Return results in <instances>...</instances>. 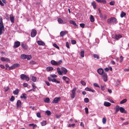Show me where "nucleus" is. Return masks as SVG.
Here are the masks:
<instances>
[{"instance_id":"nucleus-1","label":"nucleus","mask_w":129,"mask_h":129,"mask_svg":"<svg viewBox=\"0 0 129 129\" xmlns=\"http://www.w3.org/2000/svg\"><path fill=\"white\" fill-rule=\"evenodd\" d=\"M57 70L58 74L60 75H62L63 73L64 74H66L68 72L67 69L63 67H61V69L59 67H58Z\"/></svg>"},{"instance_id":"nucleus-2","label":"nucleus","mask_w":129,"mask_h":129,"mask_svg":"<svg viewBox=\"0 0 129 129\" xmlns=\"http://www.w3.org/2000/svg\"><path fill=\"white\" fill-rule=\"evenodd\" d=\"M107 23L109 24H111L114 23L116 24L117 22L116 19L114 17H111L107 20Z\"/></svg>"},{"instance_id":"nucleus-3","label":"nucleus","mask_w":129,"mask_h":129,"mask_svg":"<svg viewBox=\"0 0 129 129\" xmlns=\"http://www.w3.org/2000/svg\"><path fill=\"white\" fill-rule=\"evenodd\" d=\"M62 61L60 60L58 62H57L54 60H52L50 61L51 64L53 65L54 66H58L60 64L62 63Z\"/></svg>"},{"instance_id":"nucleus-4","label":"nucleus","mask_w":129,"mask_h":129,"mask_svg":"<svg viewBox=\"0 0 129 129\" xmlns=\"http://www.w3.org/2000/svg\"><path fill=\"white\" fill-rule=\"evenodd\" d=\"M76 89V88L75 87L71 90V93L70 94V96L72 99L74 98L76 94L75 92Z\"/></svg>"},{"instance_id":"nucleus-5","label":"nucleus","mask_w":129,"mask_h":129,"mask_svg":"<svg viewBox=\"0 0 129 129\" xmlns=\"http://www.w3.org/2000/svg\"><path fill=\"white\" fill-rule=\"evenodd\" d=\"M20 78L23 80H26L28 81L29 80V78L28 76L24 74H22L20 75Z\"/></svg>"},{"instance_id":"nucleus-6","label":"nucleus","mask_w":129,"mask_h":129,"mask_svg":"<svg viewBox=\"0 0 129 129\" xmlns=\"http://www.w3.org/2000/svg\"><path fill=\"white\" fill-rule=\"evenodd\" d=\"M61 99V98L60 97H55L52 101V103H55V104L57 103L58 102L60 101Z\"/></svg>"},{"instance_id":"nucleus-7","label":"nucleus","mask_w":129,"mask_h":129,"mask_svg":"<svg viewBox=\"0 0 129 129\" xmlns=\"http://www.w3.org/2000/svg\"><path fill=\"white\" fill-rule=\"evenodd\" d=\"M37 34V31L35 29H33L31 33V37L34 38L35 37Z\"/></svg>"},{"instance_id":"nucleus-8","label":"nucleus","mask_w":129,"mask_h":129,"mask_svg":"<svg viewBox=\"0 0 129 129\" xmlns=\"http://www.w3.org/2000/svg\"><path fill=\"white\" fill-rule=\"evenodd\" d=\"M5 30V29L3 24H0V35L2 34L3 31Z\"/></svg>"},{"instance_id":"nucleus-9","label":"nucleus","mask_w":129,"mask_h":129,"mask_svg":"<svg viewBox=\"0 0 129 129\" xmlns=\"http://www.w3.org/2000/svg\"><path fill=\"white\" fill-rule=\"evenodd\" d=\"M120 107L118 105H116L114 108V110H115V113L114 114H115L117 113L120 110Z\"/></svg>"},{"instance_id":"nucleus-10","label":"nucleus","mask_w":129,"mask_h":129,"mask_svg":"<svg viewBox=\"0 0 129 129\" xmlns=\"http://www.w3.org/2000/svg\"><path fill=\"white\" fill-rule=\"evenodd\" d=\"M20 45V43L18 41L15 42L14 45V47L16 48L19 47Z\"/></svg>"},{"instance_id":"nucleus-11","label":"nucleus","mask_w":129,"mask_h":129,"mask_svg":"<svg viewBox=\"0 0 129 129\" xmlns=\"http://www.w3.org/2000/svg\"><path fill=\"white\" fill-rule=\"evenodd\" d=\"M21 46L25 50H26L28 49V46L25 43H21Z\"/></svg>"},{"instance_id":"nucleus-12","label":"nucleus","mask_w":129,"mask_h":129,"mask_svg":"<svg viewBox=\"0 0 129 129\" xmlns=\"http://www.w3.org/2000/svg\"><path fill=\"white\" fill-rule=\"evenodd\" d=\"M62 78L63 80L66 81V83L67 84H69V81L70 80V79L69 78L65 76H63Z\"/></svg>"},{"instance_id":"nucleus-13","label":"nucleus","mask_w":129,"mask_h":129,"mask_svg":"<svg viewBox=\"0 0 129 129\" xmlns=\"http://www.w3.org/2000/svg\"><path fill=\"white\" fill-rule=\"evenodd\" d=\"M120 111L122 113L126 114L127 113V111L125 110V109L122 107H120Z\"/></svg>"},{"instance_id":"nucleus-14","label":"nucleus","mask_w":129,"mask_h":129,"mask_svg":"<svg viewBox=\"0 0 129 129\" xmlns=\"http://www.w3.org/2000/svg\"><path fill=\"white\" fill-rule=\"evenodd\" d=\"M69 22L70 24L73 25L75 27V28H78V25L76 24L75 21L71 20Z\"/></svg>"},{"instance_id":"nucleus-15","label":"nucleus","mask_w":129,"mask_h":129,"mask_svg":"<svg viewBox=\"0 0 129 129\" xmlns=\"http://www.w3.org/2000/svg\"><path fill=\"white\" fill-rule=\"evenodd\" d=\"M97 72L99 74L102 75L103 74L104 72V70L102 68H100L98 69Z\"/></svg>"},{"instance_id":"nucleus-16","label":"nucleus","mask_w":129,"mask_h":129,"mask_svg":"<svg viewBox=\"0 0 129 129\" xmlns=\"http://www.w3.org/2000/svg\"><path fill=\"white\" fill-rule=\"evenodd\" d=\"M68 33V31H62L60 33L61 37H63L64 35Z\"/></svg>"},{"instance_id":"nucleus-17","label":"nucleus","mask_w":129,"mask_h":129,"mask_svg":"<svg viewBox=\"0 0 129 129\" xmlns=\"http://www.w3.org/2000/svg\"><path fill=\"white\" fill-rule=\"evenodd\" d=\"M17 106L18 108L21 107V102L19 100H18L17 102Z\"/></svg>"},{"instance_id":"nucleus-18","label":"nucleus","mask_w":129,"mask_h":129,"mask_svg":"<svg viewBox=\"0 0 129 129\" xmlns=\"http://www.w3.org/2000/svg\"><path fill=\"white\" fill-rule=\"evenodd\" d=\"M37 43L39 45L44 46L45 45V43L41 41H38Z\"/></svg>"},{"instance_id":"nucleus-19","label":"nucleus","mask_w":129,"mask_h":129,"mask_svg":"<svg viewBox=\"0 0 129 129\" xmlns=\"http://www.w3.org/2000/svg\"><path fill=\"white\" fill-rule=\"evenodd\" d=\"M1 60L3 61L9 62L10 60L8 58H5L3 57H2L1 59Z\"/></svg>"},{"instance_id":"nucleus-20","label":"nucleus","mask_w":129,"mask_h":129,"mask_svg":"<svg viewBox=\"0 0 129 129\" xmlns=\"http://www.w3.org/2000/svg\"><path fill=\"white\" fill-rule=\"evenodd\" d=\"M98 3H102L103 4H105L106 3V0H95Z\"/></svg>"},{"instance_id":"nucleus-21","label":"nucleus","mask_w":129,"mask_h":129,"mask_svg":"<svg viewBox=\"0 0 129 129\" xmlns=\"http://www.w3.org/2000/svg\"><path fill=\"white\" fill-rule=\"evenodd\" d=\"M22 96H21L20 98L21 99L23 98L24 100H26L27 98L26 94L25 93H23L22 94Z\"/></svg>"},{"instance_id":"nucleus-22","label":"nucleus","mask_w":129,"mask_h":129,"mask_svg":"<svg viewBox=\"0 0 129 129\" xmlns=\"http://www.w3.org/2000/svg\"><path fill=\"white\" fill-rule=\"evenodd\" d=\"M85 89L86 91H91L93 93H94L95 92V90H94L91 89V88H89L88 87H86L85 88Z\"/></svg>"},{"instance_id":"nucleus-23","label":"nucleus","mask_w":129,"mask_h":129,"mask_svg":"<svg viewBox=\"0 0 129 129\" xmlns=\"http://www.w3.org/2000/svg\"><path fill=\"white\" fill-rule=\"evenodd\" d=\"M115 39L117 40H118L119 38L122 37V36L119 34H116L115 36Z\"/></svg>"},{"instance_id":"nucleus-24","label":"nucleus","mask_w":129,"mask_h":129,"mask_svg":"<svg viewBox=\"0 0 129 129\" xmlns=\"http://www.w3.org/2000/svg\"><path fill=\"white\" fill-rule=\"evenodd\" d=\"M111 105V104L108 102H105L104 103V105L106 107H109Z\"/></svg>"},{"instance_id":"nucleus-25","label":"nucleus","mask_w":129,"mask_h":129,"mask_svg":"<svg viewBox=\"0 0 129 129\" xmlns=\"http://www.w3.org/2000/svg\"><path fill=\"white\" fill-rule=\"evenodd\" d=\"M53 68L51 67H48L46 69V70L47 71L49 72L53 70Z\"/></svg>"},{"instance_id":"nucleus-26","label":"nucleus","mask_w":129,"mask_h":129,"mask_svg":"<svg viewBox=\"0 0 129 129\" xmlns=\"http://www.w3.org/2000/svg\"><path fill=\"white\" fill-rule=\"evenodd\" d=\"M91 4L93 6L94 9H95L96 8V5L95 2L94 1H93V2L91 3Z\"/></svg>"},{"instance_id":"nucleus-27","label":"nucleus","mask_w":129,"mask_h":129,"mask_svg":"<svg viewBox=\"0 0 129 129\" xmlns=\"http://www.w3.org/2000/svg\"><path fill=\"white\" fill-rule=\"evenodd\" d=\"M13 67L14 68V69L16 68H18L20 66V65L19 63H15L13 65Z\"/></svg>"},{"instance_id":"nucleus-28","label":"nucleus","mask_w":129,"mask_h":129,"mask_svg":"<svg viewBox=\"0 0 129 129\" xmlns=\"http://www.w3.org/2000/svg\"><path fill=\"white\" fill-rule=\"evenodd\" d=\"M26 56L27 55H26L22 54L21 55L20 58L22 59H25L27 58Z\"/></svg>"},{"instance_id":"nucleus-29","label":"nucleus","mask_w":129,"mask_h":129,"mask_svg":"<svg viewBox=\"0 0 129 129\" xmlns=\"http://www.w3.org/2000/svg\"><path fill=\"white\" fill-rule=\"evenodd\" d=\"M10 18L11 23H14V18L13 16H10Z\"/></svg>"},{"instance_id":"nucleus-30","label":"nucleus","mask_w":129,"mask_h":129,"mask_svg":"<svg viewBox=\"0 0 129 129\" xmlns=\"http://www.w3.org/2000/svg\"><path fill=\"white\" fill-rule=\"evenodd\" d=\"M19 90L18 89H16L13 91V93L15 95H17L19 93Z\"/></svg>"},{"instance_id":"nucleus-31","label":"nucleus","mask_w":129,"mask_h":129,"mask_svg":"<svg viewBox=\"0 0 129 129\" xmlns=\"http://www.w3.org/2000/svg\"><path fill=\"white\" fill-rule=\"evenodd\" d=\"M90 21L92 22H93L94 21V18L92 15H91L90 16Z\"/></svg>"},{"instance_id":"nucleus-32","label":"nucleus","mask_w":129,"mask_h":129,"mask_svg":"<svg viewBox=\"0 0 129 129\" xmlns=\"http://www.w3.org/2000/svg\"><path fill=\"white\" fill-rule=\"evenodd\" d=\"M50 99L49 98H46L44 100L45 102L49 103L50 102Z\"/></svg>"},{"instance_id":"nucleus-33","label":"nucleus","mask_w":129,"mask_h":129,"mask_svg":"<svg viewBox=\"0 0 129 129\" xmlns=\"http://www.w3.org/2000/svg\"><path fill=\"white\" fill-rule=\"evenodd\" d=\"M29 126H33V129H35V127L37 126V125L36 124H35L34 123H32V124H29Z\"/></svg>"},{"instance_id":"nucleus-34","label":"nucleus","mask_w":129,"mask_h":129,"mask_svg":"<svg viewBox=\"0 0 129 129\" xmlns=\"http://www.w3.org/2000/svg\"><path fill=\"white\" fill-rule=\"evenodd\" d=\"M46 113L49 116L52 113L50 111L47 110L46 111Z\"/></svg>"},{"instance_id":"nucleus-35","label":"nucleus","mask_w":129,"mask_h":129,"mask_svg":"<svg viewBox=\"0 0 129 129\" xmlns=\"http://www.w3.org/2000/svg\"><path fill=\"white\" fill-rule=\"evenodd\" d=\"M126 15V13L123 11H122L120 14V17L121 18H123L124 16Z\"/></svg>"},{"instance_id":"nucleus-36","label":"nucleus","mask_w":129,"mask_h":129,"mask_svg":"<svg viewBox=\"0 0 129 129\" xmlns=\"http://www.w3.org/2000/svg\"><path fill=\"white\" fill-rule=\"evenodd\" d=\"M52 82H55L57 83H59L60 82V81H57L55 78L52 79Z\"/></svg>"},{"instance_id":"nucleus-37","label":"nucleus","mask_w":129,"mask_h":129,"mask_svg":"<svg viewBox=\"0 0 129 129\" xmlns=\"http://www.w3.org/2000/svg\"><path fill=\"white\" fill-rule=\"evenodd\" d=\"M127 101V99H124L120 102V103L121 104H124Z\"/></svg>"},{"instance_id":"nucleus-38","label":"nucleus","mask_w":129,"mask_h":129,"mask_svg":"<svg viewBox=\"0 0 129 129\" xmlns=\"http://www.w3.org/2000/svg\"><path fill=\"white\" fill-rule=\"evenodd\" d=\"M80 56L82 57H84V51H82L80 52Z\"/></svg>"},{"instance_id":"nucleus-39","label":"nucleus","mask_w":129,"mask_h":129,"mask_svg":"<svg viewBox=\"0 0 129 129\" xmlns=\"http://www.w3.org/2000/svg\"><path fill=\"white\" fill-rule=\"evenodd\" d=\"M26 57V59H27L28 60H29L31 58V56L30 55H27Z\"/></svg>"},{"instance_id":"nucleus-40","label":"nucleus","mask_w":129,"mask_h":129,"mask_svg":"<svg viewBox=\"0 0 129 129\" xmlns=\"http://www.w3.org/2000/svg\"><path fill=\"white\" fill-rule=\"evenodd\" d=\"M58 21L59 23L61 24L63 22V20L61 18H59L58 19Z\"/></svg>"},{"instance_id":"nucleus-41","label":"nucleus","mask_w":129,"mask_h":129,"mask_svg":"<svg viewBox=\"0 0 129 129\" xmlns=\"http://www.w3.org/2000/svg\"><path fill=\"white\" fill-rule=\"evenodd\" d=\"M84 101L85 102L87 103L89 102V100L88 98H85L84 99Z\"/></svg>"},{"instance_id":"nucleus-42","label":"nucleus","mask_w":129,"mask_h":129,"mask_svg":"<svg viewBox=\"0 0 129 129\" xmlns=\"http://www.w3.org/2000/svg\"><path fill=\"white\" fill-rule=\"evenodd\" d=\"M41 123L42 126H44L46 124V122L45 121H43Z\"/></svg>"},{"instance_id":"nucleus-43","label":"nucleus","mask_w":129,"mask_h":129,"mask_svg":"<svg viewBox=\"0 0 129 129\" xmlns=\"http://www.w3.org/2000/svg\"><path fill=\"white\" fill-rule=\"evenodd\" d=\"M93 56L94 58H96L97 59H99V56L95 54H93Z\"/></svg>"},{"instance_id":"nucleus-44","label":"nucleus","mask_w":129,"mask_h":129,"mask_svg":"<svg viewBox=\"0 0 129 129\" xmlns=\"http://www.w3.org/2000/svg\"><path fill=\"white\" fill-rule=\"evenodd\" d=\"M37 78L36 77L33 76L32 77V80L34 82H35Z\"/></svg>"},{"instance_id":"nucleus-45","label":"nucleus","mask_w":129,"mask_h":129,"mask_svg":"<svg viewBox=\"0 0 129 129\" xmlns=\"http://www.w3.org/2000/svg\"><path fill=\"white\" fill-rule=\"evenodd\" d=\"M15 98L13 96H12L10 99V100L11 102H13L15 100Z\"/></svg>"},{"instance_id":"nucleus-46","label":"nucleus","mask_w":129,"mask_h":129,"mask_svg":"<svg viewBox=\"0 0 129 129\" xmlns=\"http://www.w3.org/2000/svg\"><path fill=\"white\" fill-rule=\"evenodd\" d=\"M71 44H75L76 43V41L74 40H71Z\"/></svg>"},{"instance_id":"nucleus-47","label":"nucleus","mask_w":129,"mask_h":129,"mask_svg":"<svg viewBox=\"0 0 129 129\" xmlns=\"http://www.w3.org/2000/svg\"><path fill=\"white\" fill-rule=\"evenodd\" d=\"M106 118L104 117L102 119L103 123L104 124H105L106 123Z\"/></svg>"},{"instance_id":"nucleus-48","label":"nucleus","mask_w":129,"mask_h":129,"mask_svg":"<svg viewBox=\"0 0 129 129\" xmlns=\"http://www.w3.org/2000/svg\"><path fill=\"white\" fill-rule=\"evenodd\" d=\"M37 116L39 118H41V116L40 113L39 112H38L37 114Z\"/></svg>"},{"instance_id":"nucleus-49","label":"nucleus","mask_w":129,"mask_h":129,"mask_svg":"<svg viewBox=\"0 0 129 129\" xmlns=\"http://www.w3.org/2000/svg\"><path fill=\"white\" fill-rule=\"evenodd\" d=\"M53 46L58 49H59V48L58 46L55 43H54L53 44Z\"/></svg>"},{"instance_id":"nucleus-50","label":"nucleus","mask_w":129,"mask_h":129,"mask_svg":"<svg viewBox=\"0 0 129 129\" xmlns=\"http://www.w3.org/2000/svg\"><path fill=\"white\" fill-rule=\"evenodd\" d=\"M109 4L110 5L113 6L115 5V2L114 1H112L110 2Z\"/></svg>"},{"instance_id":"nucleus-51","label":"nucleus","mask_w":129,"mask_h":129,"mask_svg":"<svg viewBox=\"0 0 129 129\" xmlns=\"http://www.w3.org/2000/svg\"><path fill=\"white\" fill-rule=\"evenodd\" d=\"M80 82L81 84L84 86H85L86 85V83L83 81H81Z\"/></svg>"},{"instance_id":"nucleus-52","label":"nucleus","mask_w":129,"mask_h":129,"mask_svg":"<svg viewBox=\"0 0 129 129\" xmlns=\"http://www.w3.org/2000/svg\"><path fill=\"white\" fill-rule=\"evenodd\" d=\"M102 75V77L103 78L107 77V74L106 73H104Z\"/></svg>"},{"instance_id":"nucleus-53","label":"nucleus","mask_w":129,"mask_h":129,"mask_svg":"<svg viewBox=\"0 0 129 129\" xmlns=\"http://www.w3.org/2000/svg\"><path fill=\"white\" fill-rule=\"evenodd\" d=\"M51 77L53 78H56L57 76L55 74L51 75H50Z\"/></svg>"},{"instance_id":"nucleus-54","label":"nucleus","mask_w":129,"mask_h":129,"mask_svg":"<svg viewBox=\"0 0 129 129\" xmlns=\"http://www.w3.org/2000/svg\"><path fill=\"white\" fill-rule=\"evenodd\" d=\"M93 86L95 87H98L100 88V86L98 85V84L96 83H94L93 84Z\"/></svg>"},{"instance_id":"nucleus-55","label":"nucleus","mask_w":129,"mask_h":129,"mask_svg":"<svg viewBox=\"0 0 129 129\" xmlns=\"http://www.w3.org/2000/svg\"><path fill=\"white\" fill-rule=\"evenodd\" d=\"M85 113L86 114H88V109L87 107H86L85 108Z\"/></svg>"},{"instance_id":"nucleus-56","label":"nucleus","mask_w":129,"mask_h":129,"mask_svg":"<svg viewBox=\"0 0 129 129\" xmlns=\"http://www.w3.org/2000/svg\"><path fill=\"white\" fill-rule=\"evenodd\" d=\"M80 26L82 28H84L85 26V24L83 23H81L80 24Z\"/></svg>"},{"instance_id":"nucleus-57","label":"nucleus","mask_w":129,"mask_h":129,"mask_svg":"<svg viewBox=\"0 0 129 129\" xmlns=\"http://www.w3.org/2000/svg\"><path fill=\"white\" fill-rule=\"evenodd\" d=\"M36 63V62L34 61H30V64H34Z\"/></svg>"},{"instance_id":"nucleus-58","label":"nucleus","mask_w":129,"mask_h":129,"mask_svg":"<svg viewBox=\"0 0 129 129\" xmlns=\"http://www.w3.org/2000/svg\"><path fill=\"white\" fill-rule=\"evenodd\" d=\"M3 24V19L1 17H0V24Z\"/></svg>"},{"instance_id":"nucleus-59","label":"nucleus","mask_w":129,"mask_h":129,"mask_svg":"<svg viewBox=\"0 0 129 129\" xmlns=\"http://www.w3.org/2000/svg\"><path fill=\"white\" fill-rule=\"evenodd\" d=\"M66 46L68 48H69L70 46H69V43L68 42H67L66 43Z\"/></svg>"},{"instance_id":"nucleus-60","label":"nucleus","mask_w":129,"mask_h":129,"mask_svg":"<svg viewBox=\"0 0 129 129\" xmlns=\"http://www.w3.org/2000/svg\"><path fill=\"white\" fill-rule=\"evenodd\" d=\"M9 70H11L13 69H14V68L13 67V65H12L10 67L8 68Z\"/></svg>"},{"instance_id":"nucleus-61","label":"nucleus","mask_w":129,"mask_h":129,"mask_svg":"<svg viewBox=\"0 0 129 129\" xmlns=\"http://www.w3.org/2000/svg\"><path fill=\"white\" fill-rule=\"evenodd\" d=\"M45 82L46 84L47 85V86H49L50 85V83L46 81H45Z\"/></svg>"},{"instance_id":"nucleus-62","label":"nucleus","mask_w":129,"mask_h":129,"mask_svg":"<svg viewBox=\"0 0 129 129\" xmlns=\"http://www.w3.org/2000/svg\"><path fill=\"white\" fill-rule=\"evenodd\" d=\"M103 78L104 81L105 82H106L107 81V80H108L107 79V76L105 77H104Z\"/></svg>"},{"instance_id":"nucleus-63","label":"nucleus","mask_w":129,"mask_h":129,"mask_svg":"<svg viewBox=\"0 0 129 129\" xmlns=\"http://www.w3.org/2000/svg\"><path fill=\"white\" fill-rule=\"evenodd\" d=\"M124 71H129V67L128 68H125L124 69Z\"/></svg>"},{"instance_id":"nucleus-64","label":"nucleus","mask_w":129,"mask_h":129,"mask_svg":"<svg viewBox=\"0 0 129 129\" xmlns=\"http://www.w3.org/2000/svg\"><path fill=\"white\" fill-rule=\"evenodd\" d=\"M104 70L105 71L108 72L109 71V69L107 67L104 69Z\"/></svg>"}]
</instances>
